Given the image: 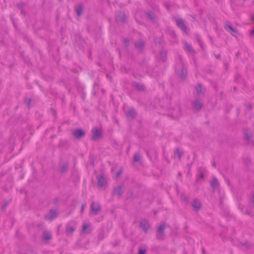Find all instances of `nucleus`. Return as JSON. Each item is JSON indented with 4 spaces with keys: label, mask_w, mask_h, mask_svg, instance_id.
I'll use <instances>...</instances> for the list:
<instances>
[{
    "label": "nucleus",
    "mask_w": 254,
    "mask_h": 254,
    "mask_svg": "<svg viewBox=\"0 0 254 254\" xmlns=\"http://www.w3.org/2000/svg\"><path fill=\"white\" fill-rule=\"evenodd\" d=\"M175 71L176 73L180 76L182 79H185L187 75V70L185 67L182 57L178 56V62L175 66Z\"/></svg>",
    "instance_id": "f257e3e1"
},
{
    "label": "nucleus",
    "mask_w": 254,
    "mask_h": 254,
    "mask_svg": "<svg viewBox=\"0 0 254 254\" xmlns=\"http://www.w3.org/2000/svg\"><path fill=\"white\" fill-rule=\"evenodd\" d=\"M77 223L74 221L68 222L65 226V233L67 236L71 235L76 229Z\"/></svg>",
    "instance_id": "f03ea898"
},
{
    "label": "nucleus",
    "mask_w": 254,
    "mask_h": 254,
    "mask_svg": "<svg viewBox=\"0 0 254 254\" xmlns=\"http://www.w3.org/2000/svg\"><path fill=\"white\" fill-rule=\"evenodd\" d=\"M139 227L144 233L147 234L151 229V225L148 220L142 219L139 222Z\"/></svg>",
    "instance_id": "7ed1b4c3"
},
{
    "label": "nucleus",
    "mask_w": 254,
    "mask_h": 254,
    "mask_svg": "<svg viewBox=\"0 0 254 254\" xmlns=\"http://www.w3.org/2000/svg\"><path fill=\"white\" fill-rule=\"evenodd\" d=\"M97 186L99 188L105 187L107 185V180L104 174L101 173L96 177Z\"/></svg>",
    "instance_id": "20e7f679"
},
{
    "label": "nucleus",
    "mask_w": 254,
    "mask_h": 254,
    "mask_svg": "<svg viewBox=\"0 0 254 254\" xmlns=\"http://www.w3.org/2000/svg\"><path fill=\"white\" fill-rule=\"evenodd\" d=\"M91 213L94 215H97L101 210V206L99 202H92L91 206Z\"/></svg>",
    "instance_id": "39448f33"
},
{
    "label": "nucleus",
    "mask_w": 254,
    "mask_h": 254,
    "mask_svg": "<svg viewBox=\"0 0 254 254\" xmlns=\"http://www.w3.org/2000/svg\"><path fill=\"white\" fill-rule=\"evenodd\" d=\"M177 26L182 30L184 32L187 33L188 31V28L186 25L184 20L182 18H178L175 19Z\"/></svg>",
    "instance_id": "423d86ee"
},
{
    "label": "nucleus",
    "mask_w": 254,
    "mask_h": 254,
    "mask_svg": "<svg viewBox=\"0 0 254 254\" xmlns=\"http://www.w3.org/2000/svg\"><path fill=\"white\" fill-rule=\"evenodd\" d=\"M165 226L164 224L160 225L157 229L156 238L158 239H162L164 235Z\"/></svg>",
    "instance_id": "0eeeda50"
},
{
    "label": "nucleus",
    "mask_w": 254,
    "mask_h": 254,
    "mask_svg": "<svg viewBox=\"0 0 254 254\" xmlns=\"http://www.w3.org/2000/svg\"><path fill=\"white\" fill-rule=\"evenodd\" d=\"M203 102L199 99H197L192 103V109L194 111H199L203 106Z\"/></svg>",
    "instance_id": "6e6552de"
},
{
    "label": "nucleus",
    "mask_w": 254,
    "mask_h": 254,
    "mask_svg": "<svg viewBox=\"0 0 254 254\" xmlns=\"http://www.w3.org/2000/svg\"><path fill=\"white\" fill-rule=\"evenodd\" d=\"M92 138L94 140H96L102 137L101 131L97 128H93L92 129Z\"/></svg>",
    "instance_id": "1a4fd4ad"
},
{
    "label": "nucleus",
    "mask_w": 254,
    "mask_h": 254,
    "mask_svg": "<svg viewBox=\"0 0 254 254\" xmlns=\"http://www.w3.org/2000/svg\"><path fill=\"white\" fill-rule=\"evenodd\" d=\"M73 136L77 139H79L85 136V132L82 129L80 128L76 129L72 133Z\"/></svg>",
    "instance_id": "9d476101"
},
{
    "label": "nucleus",
    "mask_w": 254,
    "mask_h": 254,
    "mask_svg": "<svg viewBox=\"0 0 254 254\" xmlns=\"http://www.w3.org/2000/svg\"><path fill=\"white\" fill-rule=\"evenodd\" d=\"M132 85L138 91H143L145 89L144 85L141 83L134 81L132 83Z\"/></svg>",
    "instance_id": "9b49d317"
},
{
    "label": "nucleus",
    "mask_w": 254,
    "mask_h": 254,
    "mask_svg": "<svg viewBox=\"0 0 254 254\" xmlns=\"http://www.w3.org/2000/svg\"><path fill=\"white\" fill-rule=\"evenodd\" d=\"M58 216L57 212L55 210L52 209L49 211L48 215L45 216L47 219L52 220Z\"/></svg>",
    "instance_id": "f8f14e48"
},
{
    "label": "nucleus",
    "mask_w": 254,
    "mask_h": 254,
    "mask_svg": "<svg viewBox=\"0 0 254 254\" xmlns=\"http://www.w3.org/2000/svg\"><path fill=\"white\" fill-rule=\"evenodd\" d=\"M145 46L144 42L142 39H139L134 42V47L136 49L142 51Z\"/></svg>",
    "instance_id": "ddd939ff"
},
{
    "label": "nucleus",
    "mask_w": 254,
    "mask_h": 254,
    "mask_svg": "<svg viewBox=\"0 0 254 254\" xmlns=\"http://www.w3.org/2000/svg\"><path fill=\"white\" fill-rule=\"evenodd\" d=\"M210 185L211 187L214 190L218 189L220 186L218 180L215 177H213L212 178V179L210 183Z\"/></svg>",
    "instance_id": "4468645a"
},
{
    "label": "nucleus",
    "mask_w": 254,
    "mask_h": 254,
    "mask_svg": "<svg viewBox=\"0 0 254 254\" xmlns=\"http://www.w3.org/2000/svg\"><path fill=\"white\" fill-rule=\"evenodd\" d=\"M185 46V49L190 53V54H194L195 53V50L192 48L191 45L190 44H189L187 41L184 42Z\"/></svg>",
    "instance_id": "2eb2a0df"
},
{
    "label": "nucleus",
    "mask_w": 254,
    "mask_h": 254,
    "mask_svg": "<svg viewBox=\"0 0 254 254\" xmlns=\"http://www.w3.org/2000/svg\"><path fill=\"white\" fill-rule=\"evenodd\" d=\"M123 193L122 187L119 186L114 189L113 194H117L119 197H120Z\"/></svg>",
    "instance_id": "dca6fc26"
},
{
    "label": "nucleus",
    "mask_w": 254,
    "mask_h": 254,
    "mask_svg": "<svg viewBox=\"0 0 254 254\" xmlns=\"http://www.w3.org/2000/svg\"><path fill=\"white\" fill-rule=\"evenodd\" d=\"M52 239V235L50 232L48 231H44L43 232V235L42 239L44 241H47Z\"/></svg>",
    "instance_id": "f3484780"
},
{
    "label": "nucleus",
    "mask_w": 254,
    "mask_h": 254,
    "mask_svg": "<svg viewBox=\"0 0 254 254\" xmlns=\"http://www.w3.org/2000/svg\"><path fill=\"white\" fill-rule=\"evenodd\" d=\"M192 206L195 208L196 210H198L200 208L201 206V202L197 200H193L192 203Z\"/></svg>",
    "instance_id": "a211bd4d"
},
{
    "label": "nucleus",
    "mask_w": 254,
    "mask_h": 254,
    "mask_svg": "<svg viewBox=\"0 0 254 254\" xmlns=\"http://www.w3.org/2000/svg\"><path fill=\"white\" fill-rule=\"evenodd\" d=\"M136 112L134 109H130L129 110L128 113L127 114V118H130L131 119H134L136 117Z\"/></svg>",
    "instance_id": "6ab92c4d"
},
{
    "label": "nucleus",
    "mask_w": 254,
    "mask_h": 254,
    "mask_svg": "<svg viewBox=\"0 0 254 254\" xmlns=\"http://www.w3.org/2000/svg\"><path fill=\"white\" fill-rule=\"evenodd\" d=\"M117 20L124 22L126 19V16L124 12H120L117 16Z\"/></svg>",
    "instance_id": "aec40b11"
},
{
    "label": "nucleus",
    "mask_w": 254,
    "mask_h": 254,
    "mask_svg": "<svg viewBox=\"0 0 254 254\" xmlns=\"http://www.w3.org/2000/svg\"><path fill=\"white\" fill-rule=\"evenodd\" d=\"M160 55L161 60L163 62L166 61L167 59V52L166 51L162 50L160 52Z\"/></svg>",
    "instance_id": "412c9836"
},
{
    "label": "nucleus",
    "mask_w": 254,
    "mask_h": 254,
    "mask_svg": "<svg viewBox=\"0 0 254 254\" xmlns=\"http://www.w3.org/2000/svg\"><path fill=\"white\" fill-rule=\"evenodd\" d=\"M75 12H76V14L78 16H80L81 14L82 11V5L81 4H79V5H77L75 7Z\"/></svg>",
    "instance_id": "4be33fe9"
},
{
    "label": "nucleus",
    "mask_w": 254,
    "mask_h": 254,
    "mask_svg": "<svg viewBox=\"0 0 254 254\" xmlns=\"http://www.w3.org/2000/svg\"><path fill=\"white\" fill-rule=\"evenodd\" d=\"M68 170V164L67 163L62 164L60 168V171L62 173H66Z\"/></svg>",
    "instance_id": "5701e85b"
},
{
    "label": "nucleus",
    "mask_w": 254,
    "mask_h": 254,
    "mask_svg": "<svg viewBox=\"0 0 254 254\" xmlns=\"http://www.w3.org/2000/svg\"><path fill=\"white\" fill-rule=\"evenodd\" d=\"M197 94L198 96L200 95L203 93L202 87L201 83H198L197 86L195 88Z\"/></svg>",
    "instance_id": "b1692460"
},
{
    "label": "nucleus",
    "mask_w": 254,
    "mask_h": 254,
    "mask_svg": "<svg viewBox=\"0 0 254 254\" xmlns=\"http://www.w3.org/2000/svg\"><path fill=\"white\" fill-rule=\"evenodd\" d=\"M244 133H245V136L246 140L248 142H250L251 138V136H252L251 133L250 131H249L248 130H246L245 131Z\"/></svg>",
    "instance_id": "393cba45"
},
{
    "label": "nucleus",
    "mask_w": 254,
    "mask_h": 254,
    "mask_svg": "<svg viewBox=\"0 0 254 254\" xmlns=\"http://www.w3.org/2000/svg\"><path fill=\"white\" fill-rule=\"evenodd\" d=\"M175 152L177 154L179 159L180 160L183 154H184V152L180 150L179 148H176Z\"/></svg>",
    "instance_id": "a878e982"
},
{
    "label": "nucleus",
    "mask_w": 254,
    "mask_h": 254,
    "mask_svg": "<svg viewBox=\"0 0 254 254\" xmlns=\"http://www.w3.org/2000/svg\"><path fill=\"white\" fill-rule=\"evenodd\" d=\"M140 158H141L140 154L139 153L136 152L134 154V155L133 156V161L134 162H138L140 160Z\"/></svg>",
    "instance_id": "bb28decb"
},
{
    "label": "nucleus",
    "mask_w": 254,
    "mask_h": 254,
    "mask_svg": "<svg viewBox=\"0 0 254 254\" xmlns=\"http://www.w3.org/2000/svg\"><path fill=\"white\" fill-rule=\"evenodd\" d=\"M224 28L226 30L228 31L229 33L231 31H232L233 29V27H232L229 24L226 23L224 25Z\"/></svg>",
    "instance_id": "cd10ccee"
},
{
    "label": "nucleus",
    "mask_w": 254,
    "mask_h": 254,
    "mask_svg": "<svg viewBox=\"0 0 254 254\" xmlns=\"http://www.w3.org/2000/svg\"><path fill=\"white\" fill-rule=\"evenodd\" d=\"M124 46L126 49H127L129 45V42L128 39L124 38L123 41Z\"/></svg>",
    "instance_id": "c85d7f7f"
},
{
    "label": "nucleus",
    "mask_w": 254,
    "mask_h": 254,
    "mask_svg": "<svg viewBox=\"0 0 254 254\" xmlns=\"http://www.w3.org/2000/svg\"><path fill=\"white\" fill-rule=\"evenodd\" d=\"M147 15L150 20H153L155 18V15L153 12L150 11L147 13Z\"/></svg>",
    "instance_id": "c756f323"
},
{
    "label": "nucleus",
    "mask_w": 254,
    "mask_h": 254,
    "mask_svg": "<svg viewBox=\"0 0 254 254\" xmlns=\"http://www.w3.org/2000/svg\"><path fill=\"white\" fill-rule=\"evenodd\" d=\"M230 33L233 36L236 37L238 34V31L236 29L233 28V29L230 32Z\"/></svg>",
    "instance_id": "7c9ffc66"
},
{
    "label": "nucleus",
    "mask_w": 254,
    "mask_h": 254,
    "mask_svg": "<svg viewBox=\"0 0 254 254\" xmlns=\"http://www.w3.org/2000/svg\"><path fill=\"white\" fill-rule=\"evenodd\" d=\"M89 225L88 224L84 223L82 227V232L85 233L87 229L89 227Z\"/></svg>",
    "instance_id": "2f4dec72"
},
{
    "label": "nucleus",
    "mask_w": 254,
    "mask_h": 254,
    "mask_svg": "<svg viewBox=\"0 0 254 254\" xmlns=\"http://www.w3.org/2000/svg\"><path fill=\"white\" fill-rule=\"evenodd\" d=\"M146 252V248H139L138 254H145Z\"/></svg>",
    "instance_id": "473e14b6"
},
{
    "label": "nucleus",
    "mask_w": 254,
    "mask_h": 254,
    "mask_svg": "<svg viewBox=\"0 0 254 254\" xmlns=\"http://www.w3.org/2000/svg\"><path fill=\"white\" fill-rule=\"evenodd\" d=\"M31 101V99H25L24 103L26 104L28 106V107H30Z\"/></svg>",
    "instance_id": "72a5a7b5"
},
{
    "label": "nucleus",
    "mask_w": 254,
    "mask_h": 254,
    "mask_svg": "<svg viewBox=\"0 0 254 254\" xmlns=\"http://www.w3.org/2000/svg\"><path fill=\"white\" fill-rule=\"evenodd\" d=\"M123 172L122 169H120L119 172L117 173L116 177L118 178Z\"/></svg>",
    "instance_id": "f704fd0d"
},
{
    "label": "nucleus",
    "mask_w": 254,
    "mask_h": 254,
    "mask_svg": "<svg viewBox=\"0 0 254 254\" xmlns=\"http://www.w3.org/2000/svg\"><path fill=\"white\" fill-rule=\"evenodd\" d=\"M17 6L19 8H22L23 7V3H18V4H17Z\"/></svg>",
    "instance_id": "c9c22d12"
},
{
    "label": "nucleus",
    "mask_w": 254,
    "mask_h": 254,
    "mask_svg": "<svg viewBox=\"0 0 254 254\" xmlns=\"http://www.w3.org/2000/svg\"><path fill=\"white\" fill-rule=\"evenodd\" d=\"M251 204H252V205L254 206V195H253V196L252 197V198L251 199Z\"/></svg>",
    "instance_id": "e433bc0d"
},
{
    "label": "nucleus",
    "mask_w": 254,
    "mask_h": 254,
    "mask_svg": "<svg viewBox=\"0 0 254 254\" xmlns=\"http://www.w3.org/2000/svg\"><path fill=\"white\" fill-rule=\"evenodd\" d=\"M84 209V204H82L81 205V213H82L83 212Z\"/></svg>",
    "instance_id": "4c0bfd02"
},
{
    "label": "nucleus",
    "mask_w": 254,
    "mask_h": 254,
    "mask_svg": "<svg viewBox=\"0 0 254 254\" xmlns=\"http://www.w3.org/2000/svg\"><path fill=\"white\" fill-rule=\"evenodd\" d=\"M250 34L251 35H254V28H253V29L252 30H251Z\"/></svg>",
    "instance_id": "58836bf2"
},
{
    "label": "nucleus",
    "mask_w": 254,
    "mask_h": 254,
    "mask_svg": "<svg viewBox=\"0 0 254 254\" xmlns=\"http://www.w3.org/2000/svg\"><path fill=\"white\" fill-rule=\"evenodd\" d=\"M181 115V113H179V114H176L175 116H176V117H179V116H180Z\"/></svg>",
    "instance_id": "ea45409f"
},
{
    "label": "nucleus",
    "mask_w": 254,
    "mask_h": 254,
    "mask_svg": "<svg viewBox=\"0 0 254 254\" xmlns=\"http://www.w3.org/2000/svg\"><path fill=\"white\" fill-rule=\"evenodd\" d=\"M200 177H201V178H203V173H200Z\"/></svg>",
    "instance_id": "a19ab883"
},
{
    "label": "nucleus",
    "mask_w": 254,
    "mask_h": 254,
    "mask_svg": "<svg viewBox=\"0 0 254 254\" xmlns=\"http://www.w3.org/2000/svg\"><path fill=\"white\" fill-rule=\"evenodd\" d=\"M251 20L254 21V16L251 17Z\"/></svg>",
    "instance_id": "79ce46f5"
},
{
    "label": "nucleus",
    "mask_w": 254,
    "mask_h": 254,
    "mask_svg": "<svg viewBox=\"0 0 254 254\" xmlns=\"http://www.w3.org/2000/svg\"><path fill=\"white\" fill-rule=\"evenodd\" d=\"M212 166L214 167H215L216 166H215V163L214 162L212 164Z\"/></svg>",
    "instance_id": "37998d69"
},
{
    "label": "nucleus",
    "mask_w": 254,
    "mask_h": 254,
    "mask_svg": "<svg viewBox=\"0 0 254 254\" xmlns=\"http://www.w3.org/2000/svg\"><path fill=\"white\" fill-rule=\"evenodd\" d=\"M107 254H112L111 253L109 252Z\"/></svg>",
    "instance_id": "c03bdc74"
},
{
    "label": "nucleus",
    "mask_w": 254,
    "mask_h": 254,
    "mask_svg": "<svg viewBox=\"0 0 254 254\" xmlns=\"http://www.w3.org/2000/svg\"><path fill=\"white\" fill-rule=\"evenodd\" d=\"M178 175H179V176H180V175H181L180 173H179L178 174Z\"/></svg>",
    "instance_id": "a18cd8bd"
}]
</instances>
